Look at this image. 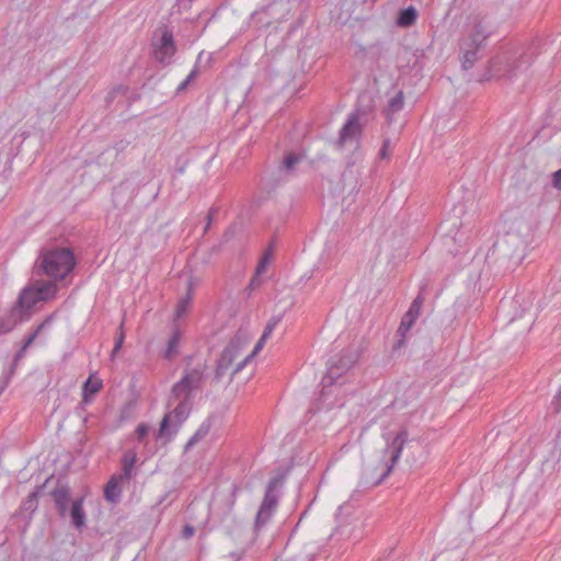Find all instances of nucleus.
Returning <instances> with one entry per match:
<instances>
[{
	"label": "nucleus",
	"mask_w": 561,
	"mask_h": 561,
	"mask_svg": "<svg viewBox=\"0 0 561 561\" xmlns=\"http://www.w3.org/2000/svg\"><path fill=\"white\" fill-rule=\"evenodd\" d=\"M351 354L348 350H343L340 358L332 362L328 368L327 375L322 378V390L316 398L307 414L313 416L325 407L328 410L343 408L347 402V385L350 382Z\"/></svg>",
	"instance_id": "obj_1"
},
{
	"label": "nucleus",
	"mask_w": 561,
	"mask_h": 561,
	"mask_svg": "<svg viewBox=\"0 0 561 561\" xmlns=\"http://www.w3.org/2000/svg\"><path fill=\"white\" fill-rule=\"evenodd\" d=\"M55 485L48 492L59 518L68 519L70 526L78 533L87 528V513L84 510L85 495H72L68 482L61 478L54 479Z\"/></svg>",
	"instance_id": "obj_2"
},
{
	"label": "nucleus",
	"mask_w": 561,
	"mask_h": 561,
	"mask_svg": "<svg viewBox=\"0 0 561 561\" xmlns=\"http://www.w3.org/2000/svg\"><path fill=\"white\" fill-rule=\"evenodd\" d=\"M78 265V259L69 247L55 245L43 248L35 263L36 274L58 283L72 275Z\"/></svg>",
	"instance_id": "obj_3"
},
{
	"label": "nucleus",
	"mask_w": 561,
	"mask_h": 561,
	"mask_svg": "<svg viewBox=\"0 0 561 561\" xmlns=\"http://www.w3.org/2000/svg\"><path fill=\"white\" fill-rule=\"evenodd\" d=\"M407 440L408 432L405 430L400 431L385 449L387 460L380 465V468L378 466L366 467L360 476L358 486L365 490L380 484L392 471Z\"/></svg>",
	"instance_id": "obj_4"
},
{
	"label": "nucleus",
	"mask_w": 561,
	"mask_h": 561,
	"mask_svg": "<svg viewBox=\"0 0 561 561\" xmlns=\"http://www.w3.org/2000/svg\"><path fill=\"white\" fill-rule=\"evenodd\" d=\"M492 34V28L483 20L477 21L467 35L459 42L460 62L463 70L471 69L482 57L486 41Z\"/></svg>",
	"instance_id": "obj_5"
},
{
	"label": "nucleus",
	"mask_w": 561,
	"mask_h": 561,
	"mask_svg": "<svg viewBox=\"0 0 561 561\" xmlns=\"http://www.w3.org/2000/svg\"><path fill=\"white\" fill-rule=\"evenodd\" d=\"M535 53L530 49L520 54H504L490 61V70L493 76L515 80L526 73L534 60Z\"/></svg>",
	"instance_id": "obj_6"
},
{
	"label": "nucleus",
	"mask_w": 561,
	"mask_h": 561,
	"mask_svg": "<svg viewBox=\"0 0 561 561\" xmlns=\"http://www.w3.org/2000/svg\"><path fill=\"white\" fill-rule=\"evenodd\" d=\"M529 240L530 225L524 219H516L511 224L503 240L495 247L519 263L526 254Z\"/></svg>",
	"instance_id": "obj_7"
},
{
	"label": "nucleus",
	"mask_w": 561,
	"mask_h": 561,
	"mask_svg": "<svg viewBox=\"0 0 561 561\" xmlns=\"http://www.w3.org/2000/svg\"><path fill=\"white\" fill-rule=\"evenodd\" d=\"M286 477L287 470H278V472L270 479L265 488L263 501L255 516V531H259L261 527L265 526L271 519L275 508L278 505L280 490L285 483Z\"/></svg>",
	"instance_id": "obj_8"
},
{
	"label": "nucleus",
	"mask_w": 561,
	"mask_h": 561,
	"mask_svg": "<svg viewBox=\"0 0 561 561\" xmlns=\"http://www.w3.org/2000/svg\"><path fill=\"white\" fill-rule=\"evenodd\" d=\"M192 400L181 399L176 407L163 415L159 428L154 434L157 442H162V445L169 444L180 431L182 424L187 420L192 411Z\"/></svg>",
	"instance_id": "obj_9"
},
{
	"label": "nucleus",
	"mask_w": 561,
	"mask_h": 561,
	"mask_svg": "<svg viewBox=\"0 0 561 561\" xmlns=\"http://www.w3.org/2000/svg\"><path fill=\"white\" fill-rule=\"evenodd\" d=\"M57 291L58 286L56 283L51 280H37L22 288L18 295L16 301L19 307L22 306L27 312H31V317H33L34 307L38 302H47L54 299Z\"/></svg>",
	"instance_id": "obj_10"
},
{
	"label": "nucleus",
	"mask_w": 561,
	"mask_h": 561,
	"mask_svg": "<svg viewBox=\"0 0 561 561\" xmlns=\"http://www.w3.org/2000/svg\"><path fill=\"white\" fill-rule=\"evenodd\" d=\"M160 36L153 37L152 57L153 59L163 67H167L173 62V57L178 50L175 39L172 31L167 26L159 27Z\"/></svg>",
	"instance_id": "obj_11"
},
{
	"label": "nucleus",
	"mask_w": 561,
	"mask_h": 561,
	"mask_svg": "<svg viewBox=\"0 0 561 561\" xmlns=\"http://www.w3.org/2000/svg\"><path fill=\"white\" fill-rule=\"evenodd\" d=\"M54 476L48 477L43 484L35 486L33 492H31L21 503L19 510L12 515V519L16 523L23 522L24 525L22 527V531H25L27 526L30 525L34 513L38 508V496L43 492V490L54 481Z\"/></svg>",
	"instance_id": "obj_12"
},
{
	"label": "nucleus",
	"mask_w": 561,
	"mask_h": 561,
	"mask_svg": "<svg viewBox=\"0 0 561 561\" xmlns=\"http://www.w3.org/2000/svg\"><path fill=\"white\" fill-rule=\"evenodd\" d=\"M375 108V99L371 91H364L358 94L356 110L353 113V142L360 134L362 126L365 125Z\"/></svg>",
	"instance_id": "obj_13"
},
{
	"label": "nucleus",
	"mask_w": 561,
	"mask_h": 561,
	"mask_svg": "<svg viewBox=\"0 0 561 561\" xmlns=\"http://www.w3.org/2000/svg\"><path fill=\"white\" fill-rule=\"evenodd\" d=\"M304 154L295 151H285L278 165V179L272 185L276 187L297 174L298 164L302 161Z\"/></svg>",
	"instance_id": "obj_14"
},
{
	"label": "nucleus",
	"mask_w": 561,
	"mask_h": 561,
	"mask_svg": "<svg viewBox=\"0 0 561 561\" xmlns=\"http://www.w3.org/2000/svg\"><path fill=\"white\" fill-rule=\"evenodd\" d=\"M31 312H27L18 301L13 304L7 314L0 318V335L8 334L19 324L31 319Z\"/></svg>",
	"instance_id": "obj_15"
},
{
	"label": "nucleus",
	"mask_w": 561,
	"mask_h": 561,
	"mask_svg": "<svg viewBox=\"0 0 561 561\" xmlns=\"http://www.w3.org/2000/svg\"><path fill=\"white\" fill-rule=\"evenodd\" d=\"M424 302V297L420 293L412 304L410 305L408 311L403 314L400 325L398 328V335H400V340L398 342V345L401 346L403 343L404 337L407 336V333L410 331V329L413 327L416 319L420 317L421 313V307Z\"/></svg>",
	"instance_id": "obj_16"
},
{
	"label": "nucleus",
	"mask_w": 561,
	"mask_h": 561,
	"mask_svg": "<svg viewBox=\"0 0 561 561\" xmlns=\"http://www.w3.org/2000/svg\"><path fill=\"white\" fill-rule=\"evenodd\" d=\"M126 482L117 474L112 476L103 488V497L106 502L117 504L122 499V483Z\"/></svg>",
	"instance_id": "obj_17"
},
{
	"label": "nucleus",
	"mask_w": 561,
	"mask_h": 561,
	"mask_svg": "<svg viewBox=\"0 0 561 561\" xmlns=\"http://www.w3.org/2000/svg\"><path fill=\"white\" fill-rule=\"evenodd\" d=\"M278 4H283V0H271L266 5H264L261 10L254 11L251 15V19L253 21H256L257 23H261L262 25H270L271 21L266 20L264 21L262 15H266L275 21H277L282 14H278L276 7Z\"/></svg>",
	"instance_id": "obj_18"
},
{
	"label": "nucleus",
	"mask_w": 561,
	"mask_h": 561,
	"mask_svg": "<svg viewBox=\"0 0 561 561\" xmlns=\"http://www.w3.org/2000/svg\"><path fill=\"white\" fill-rule=\"evenodd\" d=\"M205 366H196L192 369H185L181 379H186L185 386L194 390H199L203 386Z\"/></svg>",
	"instance_id": "obj_19"
},
{
	"label": "nucleus",
	"mask_w": 561,
	"mask_h": 561,
	"mask_svg": "<svg viewBox=\"0 0 561 561\" xmlns=\"http://www.w3.org/2000/svg\"><path fill=\"white\" fill-rule=\"evenodd\" d=\"M137 461V454L133 449L126 450L121 459L122 472L117 477L122 478L126 482L134 476L135 463Z\"/></svg>",
	"instance_id": "obj_20"
},
{
	"label": "nucleus",
	"mask_w": 561,
	"mask_h": 561,
	"mask_svg": "<svg viewBox=\"0 0 561 561\" xmlns=\"http://www.w3.org/2000/svg\"><path fill=\"white\" fill-rule=\"evenodd\" d=\"M182 339V331L178 325H173L171 336L163 353L165 359H173L179 353V345Z\"/></svg>",
	"instance_id": "obj_21"
},
{
	"label": "nucleus",
	"mask_w": 561,
	"mask_h": 561,
	"mask_svg": "<svg viewBox=\"0 0 561 561\" xmlns=\"http://www.w3.org/2000/svg\"><path fill=\"white\" fill-rule=\"evenodd\" d=\"M331 18L334 20L335 25L345 26L351 21V7L346 1L336 5L333 11H331Z\"/></svg>",
	"instance_id": "obj_22"
},
{
	"label": "nucleus",
	"mask_w": 561,
	"mask_h": 561,
	"mask_svg": "<svg viewBox=\"0 0 561 561\" xmlns=\"http://www.w3.org/2000/svg\"><path fill=\"white\" fill-rule=\"evenodd\" d=\"M193 299V286L192 283L187 286L186 294L180 298L175 307L174 321L184 317L191 307Z\"/></svg>",
	"instance_id": "obj_23"
},
{
	"label": "nucleus",
	"mask_w": 561,
	"mask_h": 561,
	"mask_svg": "<svg viewBox=\"0 0 561 561\" xmlns=\"http://www.w3.org/2000/svg\"><path fill=\"white\" fill-rule=\"evenodd\" d=\"M103 382L100 379L92 380L89 377L82 386V401L90 402L93 397L102 389Z\"/></svg>",
	"instance_id": "obj_24"
},
{
	"label": "nucleus",
	"mask_w": 561,
	"mask_h": 561,
	"mask_svg": "<svg viewBox=\"0 0 561 561\" xmlns=\"http://www.w3.org/2000/svg\"><path fill=\"white\" fill-rule=\"evenodd\" d=\"M238 353L239 346L233 341H231L220 353L217 363L227 368H230Z\"/></svg>",
	"instance_id": "obj_25"
},
{
	"label": "nucleus",
	"mask_w": 561,
	"mask_h": 561,
	"mask_svg": "<svg viewBox=\"0 0 561 561\" xmlns=\"http://www.w3.org/2000/svg\"><path fill=\"white\" fill-rule=\"evenodd\" d=\"M185 382L186 379H180L172 386L170 401H180L181 399H187L193 401V391L185 386Z\"/></svg>",
	"instance_id": "obj_26"
},
{
	"label": "nucleus",
	"mask_w": 561,
	"mask_h": 561,
	"mask_svg": "<svg viewBox=\"0 0 561 561\" xmlns=\"http://www.w3.org/2000/svg\"><path fill=\"white\" fill-rule=\"evenodd\" d=\"M417 18V11L414 7H409L400 11L397 24L401 27H408L414 24Z\"/></svg>",
	"instance_id": "obj_27"
},
{
	"label": "nucleus",
	"mask_w": 561,
	"mask_h": 561,
	"mask_svg": "<svg viewBox=\"0 0 561 561\" xmlns=\"http://www.w3.org/2000/svg\"><path fill=\"white\" fill-rule=\"evenodd\" d=\"M351 139V114L347 115L341 130L339 138L335 140L334 145L336 148L341 149L344 147L345 142Z\"/></svg>",
	"instance_id": "obj_28"
},
{
	"label": "nucleus",
	"mask_w": 561,
	"mask_h": 561,
	"mask_svg": "<svg viewBox=\"0 0 561 561\" xmlns=\"http://www.w3.org/2000/svg\"><path fill=\"white\" fill-rule=\"evenodd\" d=\"M274 242H275V239L273 238L272 241L270 242L268 247L265 249L264 253L262 254L255 270H256V274H262L267 264L270 263L271 261V257L273 255V252H274Z\"/></svg>",
	"instance_id": "obj_29"
},
{
	"label": "nucleus",
	"mask_w": 561,
	"mask_h": 561,
	"mask_svg": "<svg viewBox=\"0 0 561 561\" xmlns=\"http://www.w3.org/2000/svg\"><path fill=\"white\" fill-rule=\"evenodd\" d=\"M350 504L348 502H344L342 505L339 506L336 512V520H337V529L342 527H346L350 524Z\"/></svg>",
	"instance_id": "obj_30"
},
{
	"label": "nucleus",
	"mask_w": 561,
	"mask_h": 561,
	"mask_svg": "<svg viewBox=\"0 0 561 561\" xmlns=\"http://www.w3.org/2000/svg\"><path fill=\"white\" fill-rule=\"evenodd\" d=\"M404 104V98L402 91H399L388 102V113L394 114L402 110Z\"/></svg>",
	"instance_id": "obj_31"
},
{
	"label": "nucleus",
	"mask_w": 561,
	"mask_h": 561,
	"mask_svg": "<svg viewBox=\"0 0 561 561\" xmlns=\"http://www.w3.org/2000/svg\"><path fill=\"white\" fill-rule=\"evenodd\" d=\"M215 415L214 414H210L201 425L199 427L197 428V431L194 433L196 434L201 439L205 438L211 427H213V424H214V421H215Z\"/></svg>",
	"instance_id": "obj_32"
},
{
	"label": "nucleus",
	"mask_w": 561,
	"mask_h": 561,
	"mask_svg": "<svg viewBox=\"0 0 561 561\" xmlns=\"http://www.w3.org/2000/svg\"><path fill=\"white\" fill-rule=\"evenodd\" d=\"M199 75V69H198V66L195 65L194 68L191 70V72L188 73V76L186 77V79L184 81H182L179 87L176 88V93L180 94L182 92H184L188 84L194 81Z\"/></svg>",
	"instance_id": "obj_33"
},
{
	"label": "nucleus",
	"mask_w": 561,
	"mask_h": 561,
	"mask_svg": "<svg viewBox=\"0 0 561 561\" xmlns=\"http://www.w3.org/2000/svg\"><path fill=\"white\" fill-rule=\"evenodd\" d=\"M188 163L190 159L186 156H180L176 158L172 181H174L178 175H181L185 172Z\"/></svg>",
	"instance_id": "obj_34"
},
{
	"label": "nucleus",
	"mask_w": 561,
	"mask_h": 561,
	"mask_svg": "<svg viewBox=\"0 0 561 561\" xmlns=\"http://www.w3.org/2000/svg\"><path fill=\"white\" fill-rule=\"evenodd\" d=\"M124 341H125V332H124V324L122 322L119 328H118V333H117V335L115 337L114 347H113V350L111 352V357L112 358H114L116 356V354L122 350Z\"/></svg>",
	"instance_id": "obj_35"
},
{
	"label": "nucleus",
	"mask_w": 561,
	"mask_h": 561,
	"mask_svg": "<svg viewBox=\"0 0 561 561\" xmlns=\"http://www.w3.org/2000/svg\"><path fill=\"white\" fill-rule=\"evenodd\" d=\"M129 187L125 182L119 183L117 186L113 190V203L115 207L119 206L121 197L125 195L128 192Z\"/></svg>",
	"instance_id": "obj_36"
},
{
	"label": "nucleus",
	"mask_w": 561,
	"mask_h": 561,
	"mask_svg": "<svg viewBox=\"0 0 561 561\" xmlns=\"http://www.w3.org/2000/svg\"><path fill=\"white\" fill-rule=\"evenodd\" d=\"M26 351L27 348H24V345H21L20 350L14 354L10 367L7 369L9 371V375H15L18 365L20 360L25 356Z\"/></svg>",
	"instance_id": "obj_37"
},
{
	"label": "nucleus",
	"mask_w": 561,
	"mask_h": 561,
	"mask_svg": "<svg viewBox=\"0 0 561 561\" xmlns=\"http://www.w3.org/2000/svg\"><path fill=\"white\" fill-rule=\"evenodd\" d=\"M127 92H128V88H127V87H124V85H117V87H115L114 89H112V90L107 93V95H106V98H105V101H106V103H111V102L115 99V96H116L117 94L125 95Z\"/></svg>",
	"instance_id": "obj_38"
},
{
	"label": "nucleus",
	"mask_w": 561,
	"mask_h": 561,
	"mask_svg": "<svg viewBox=\"0 0 561 561\" xmlns=\"http://www.w3.org/2000/svg\"><path fill=\"white\" fill-rule=\"evenodd\" d=\"M280 319V317H272L265 325L262 334L266 337H270L276 325L279 323Z\"/></svg>",
	"instance_id": "obj_39"
},
{
	"label": "nucleus",
	"mask_w": 561,
	"mask_h": 561,
	"mask_svg": "<svg viewBox=\"0 0 561 561\" xmlns=\"http://www.w3.org/2000/svg\"><path fill=\"white\" fill-rule=\"evenodd\" d=\"M149 431L150 427L147 423H139L135 431L138 442H142L149 434Z\"/></svg>",
	"instance_id": "obj_40"
},
{
	"label": "nucleus",
	"mask_w": 561,
	"mask_h": 561,
	"mask_svg": "<svg viewBox=\"0 0 561 561\" xmlns=\"http://www.w3.org/2000/svg\"><path fill=\"white\" fill-rule=\"evenodd\" d=\"M236 231H237V227L236 225H230L226 230L225 232L222 233V237H221V240H220V244H225L227 242H229L236 234Z\"/></svg>",
	"instance_id": "obj_41"
},
{
	"label": "nucleus",
	"mask_w": 561,
	"mask_h": 561,
	"mask_svg": "<svg viewBox=\"0 0 561 561\" xmlns=\"http://www.w3.org/2000/svg\"><path fill=\"white\" fill-rule=\"evenodd\" d=\"M260 275H261V274H256V273H255V274L251 277V279H250V282H249V284H248V286H247V288H245V290L249 293V295H251V293H252L253 290H255L256 288H259V287L261 286V284H262V279H261Z\"/></svg>",
	"instance_id": "obj_42"
},
{
	"label": "nucleus",
	"mask_w": 561,
	"mask_h": 561,
	"mask_svg": "<svg viewBox=\"0 0 561 561\" xmlns=\"http://www.w3.org/2000/svg\"><path fill=\"white\" fill-rule=\"evenodd\" d=\"M54 318L55 313L47 316L33 331L37 332L39 335L41 332L53 322Z\"/></svg>",
	"instance_id": "obj_43"
},
{
	"label": "nucleus",
	"mask_w": 561,
	"mask_h": 561,
	"mask_svg": "<svg viewBox=\"0 0 561 561\" xmlns=\"http://www.w3.org/2000/svg\"><path fill=\"white\" fill-rule=\"evenodd\" d=\"M195 527L191 524H185L182 528V531H181V537L183 539H190L192 538L194 535H195Z\"/></svg>",
	"instance_id": "obj_44"
},
{
	"label": "nucleus",
	"mask_w": 561,
	"mask_h": 561,
	"mask_svg": "<svg viewBox=\"0 0 561 561\" xmlns=\"http://www.w3.org/2000/svg\"><path fill=\"white\" fill-rule=\"evenodd\" d=\"M14 375H9V371H3L1 378H0V394L5 390V388L9 386L12 377Z\"/></svg>",
	"instance_id": "obj_45"
},
{
	"label": "nucleus",
	"mask_w": 561,
	"mask_h": 561,
	"mask_svg": "<svg viewBox=\"0 0 561 561\" xmlns=\"http://www.w3.org/2000/svg\"><path fill=\"white\" fill-rule=\"evenodd\" d=\"M228 369L229 368L217 363L216 369H215V375H214V380L216 382H219L221 380V378L226 375Z\"/></svg>",
	"instance_id": "obj_46"
},
{
	"label": "nucleus",
	"mask_w": 561,
	"mask_h": 561,
	"mask_svg": "<svg viewBox=\"0 0 561 561\" xmlns=\"http://www.w3.org/2000/svg\"><path fill=\"white\" fill-rule=\"evenodd\" d=\"M267 339L268 337H266L265 335H263V334L261 335V337L259 339V341L254 345L253 351L250 354L252 357H254L263 348V346H264V344H265Z\"/></svg>",
	"instance_id": "obj_47"
},
{
	"label": "nucleus",
	"mask_w": 561,
	"mask_h": 561,
	"mask_svg": "<svg viewBox=\"0 0 561 561\" xmlns=\"http://www.w3.org/2000/svg\"><path fill=\"white\" fill-rule=\"evenodd\" d=\"M37 336H38L37 332H34V331H32L28 335H26L22 343V345H24V348H28L34 343V341L36 340Z\"/></svg>",
	"instance_id": "obj_48"
},
{
	"label": "nucleus",
	"mask_w": 561,
	"mask_h": 561,
	"mask_svg": "<svg viewBox=\"0 0 561 561\" xmlns=\"http://www.w3.org/2000/svg\"><path fill=\"white\" fill-rule=\"evenodd\" d=\"M199 440H202L196 434H194L185 444L184 453L191 450Z\"/></svg>",
	"instance_id": "obj_49"
},
{
	"label": "nucleus",
	"mask_w": 561,
	"mask_h": 561,
	"mask_svg": "<svg viewBox=\"0 0 561 561\" xmlns=\"http://www.w3.org/2000/svg\"><path fill=\"white\" fill-rule=\"evenodd\" d=\"M253 357L249 354L242 362H240L232 371V376L238 374Z\"/></svg>",
	"instance_id": "obj_50"
},
{
	"label": "nucleus",
	"mask_w": 561,
	"mask_h": 561,
	"mask_svg": "<svg viewBox=\"0 0 561 561\" xmlns=\"http://www.w3.org/2000/svg\"><path fill=\"white\" fill-rule=\"evenodd\" d=\"M552 184L557 190H561V169L553 173Z\"/></svg>",
	"instance_id": "obj_51"
},
{
	"label": "nucleus",
	"mask_w": 561,
	"mask_h": 561,
	"mask_svg": "<svg viewBox=\"0 0 561 561\" xmlns=\"http://www.w3.org/2000/svg\"><path fill=\"white\" fill-rule=\"evenodd\" d=\"M130 145V141L128 140H119L115 144L114 148L117 150V151H123L125 150L128 146Z\"/></svg>",
	"instance_id": "obj_52"
},
{
	"label": "nucleus",
	"mask_w": 561,
	"mask_h": 561,
	"mask_svg": "<svg viewBox=\"0 0 561 561\" xmlns=\"http://www.w3.org/2000/svg\"><path fill=\"white\" fill-rule=\"evenodd\" d=\"M388 146H389V140H385L380 151H379V157L381 159H386L388 158L389 153H388Z\"/></svg>",
	"instance_id": "obj_53"
},
{
	"label": "nucleus",
	"mask_w": 561,
	"mask_h": 561,
	"mask_svg": "<svg viewBox=\"0 0 561 561\" xmlns=\"http://www.w3.org/2000/svg\"><path fill=\"white\" fill-rule=\"evenodd\" d=\"M217 213V209L211 207L206 216V224H208V226L211 225L213 220H214V216L215 214Z\"/></svg>",
	"instance_id": "obj_54"
},
{
	"label": "nucleus",
	"mask_w": 561,
	"mask_h": 561,
	"mask_svg": "<svg viewBox=\"0 0 561 561\" xmlns=\"http://www.w3.org/2000/svg\"><path fill=\"white\" fill-rule=\"evenodd\" d=\"M194 0H178L180 9L187 10Z\"/></svg>",
	"instance_id": "obj_55"
},
{
	"label": "nucleus",
	"mask_w": 561,
	"mask_h": 561,
	"mask_svg": "<svg viewBox=\"0 0 561 561\" xmlns=\"http://www.w3.org/2000/svg\"><path fill=\"white\" fill-rule=\"evenodd\" d=\"M554 399L561 404V389L559 390Z\"/></svg>",
	"instance_id": "obj_56"
},
{
	"label": "nucleus",
	"mask_w": 561,
	"mask_h": 561,
	"mask_svg": "<svg viewBox=\"0 0 561 561\" xmlns=\"http://www.w3.org/2000/svg\"><path fill=\"white\" fill-rule=\"evenodd\" d=\"M238 490H239V489H238V486H236V485H234V486H233V490H232V493H231V495H232L233 497L236 496V494H237Z\"/></svg>",
	"instance_id": "obj_57"
},
{
	"label": "nucleus",
	"mask_w": 561,
	"mask_h": 561,
	"mask_svg": "<svg viewBox=\"0 0 561 561\" xmlns=\"http://www.w3.org/2000/svg\"><path fill=\"white\" fill-rule=\"evenodd\" d=\"M210 226H208V224H206L205 228H204V233H206L208 230H209Z\"/></svg>",
	"instance_id": "obj_58"
},
{
	"label": "nucleus",
	"mask_w": 561,
	"mask_h": 561,
	"mask_svg": "<svg viewBox=\"0 0 561 561\" xmlns=\"http://www.w3.org/2000/svg\"><path fill=\"white\" fill-rule=\"evenodd\" d=\"M236 561H239V560H236Z\"/></svg>",
	"instance_id": "obj_59"
}]
</instances>
